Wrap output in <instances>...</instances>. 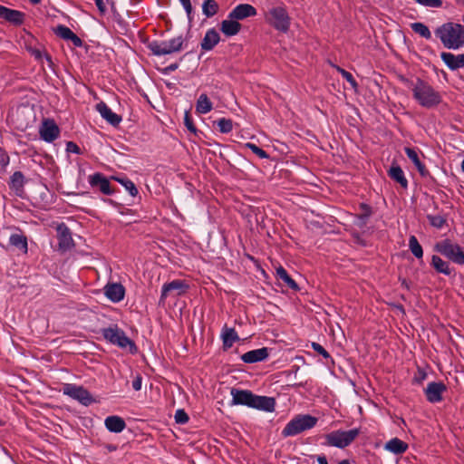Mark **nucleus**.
Returning a JSON list of instances; mask_svg holds the SVG:
<instances>
[{"label": "nucleus", "mask_w": 464, "mask_h": 464, "mask_svg": "<svg viewBox=\"0 0 464 464\" xmlns=\"http://www.w3.org/2000/svg\"><path fill=\"white\" fill-rule=\"evenodd\" d=\"M411 90L415 102L425 109H433L442 102L441 94L420 78L411 82Z\"/></svg>", "instance_id": "1"}, {"label": "nucleus", "mask_w": 464, "mask_h": 464, "mask_svg": "<svg viewBox=\"0 0 464 464\" xmlns=\"http://www.w3.org/2000/svg\"><path fill=\"white\" fill-rule=\"evenodd\" d=\"M434 33L445 48L457 50L464 46V27L459 24L445 23Z\"/></svg>", "instance_id": "2"}, {"label": "nucleus", "mask_w": 464, "mask_h": 464, "mask_svg": "<svg viewBox=\"0 0 464 464\" xmlns=\"http://www.w3.org/2000/svg\"><path fill=\"white\" fill-rule=\"evenodd\" d=\"M264 18L266 23L279 32L286 33L290 28L291 19L284 5H266L264 8Z\"/></svg>", "instance_id": "3"}, {"label": "nucleus", "mask_w": 464, "mask_h": 464, "mask_svg": "<svg viewBox=\"0 0 464 464\" xmlns=\"http://www.w3.org/2000/svg\"><path fill=\"white\" fill-rule=\"evenodd\" d=\"M318 419L310 414H298L294 417L283 429V438L294 437L305 430L313 429L317 424Z\"/></svg>", "instance_id": "4"}, {"label": "nucleus", "mask_w": 464, "mask_h": 464, "mask_svg": "<svg viewBox=\"0 0 464 464\" xmlns=\"http://www.w3.org/2000/svg\"><path fill=\"white\" fill-rule=\"evenodd\" d=\"M360 432L361 430L359 428H354L349 430H333L324 435V441L322 443V445L326 447L344 449L354 441V440L359 436Z\"/></svg>", "instance_id": "5"}, {"label": "nucleus", "mask_w": 464, "mask_h": 464, "mask_svg": "<svg viewBox=\"0 0 464 464\" xmlns=\"http://www.w3.org/2000/svg\"><path fill=\"white\" fill-rule=\"evenodd\" d=\"M101 333L103 338L113 345H117L121 349L128 348L130 353L135 354L138 347L134 341L129 338L125 332L117 325L102 328Z\"/></svg>", "instance_id": "6"}, {"label": "nucleus", "mask_w": 464, "mask_h": 464, "mask_svg": "<svg viewBox=\"0 0 464 464\" xmlns=\"http://www.w3.org/2000/svg\"><path fill=\"white\" fill-rule=\"evenodd\" d=\"M434 250L454 264L464 266V248L446 238L434 245Z\"/></svg>", "instance_id": "7"}, {"label": "nucleus", "mask_w": 464, "mask_h": 464, "mask_svg": "<svg viewBox=\"0 0 464 464\" xmlns=\"http://www.w3.org/2000/svg\"><path fill=\"white\" fill-rule=\"evenodd\" d=\"M183 37L181 35L164 41H152L148 48L154 55L161 56L179 52L183 45Z\"/></svg>", "instance_id": "8"}, {"label": "nucleus", "mask_w": 464, "mask_h": 464, "mask_svg": "<svg viewBox=\"0 0 464 464\" xmlns=\"http://www.w3.org/2000/svg\"><path fill=\"white\" fill-rule=\"evenodd\" d=\"M63 393L79 401L83 406H89L96 401L87 389L72 383H65L63 387Z\"/></svg>", "instance_id": "9"}, {"label": "nucleus", "mask_w": 464, "mask_h": 464, "mask_svg": "<svg viewBox=\"0 0 464 464\" xmlns=\"http://www.w3.org/2000/svg\"><path fill=\"white\" fill-rule=\"evenodd\" d=\"M56 237L58 239L57 250L61 253H66L72 250L75 244L72 237L70 228L64 223L57 224Z\"/></svg>", "instance_id": "10"}, {"label": "nucleus", "mask_w": 464, "mask_h": 464, "mask_svg": "<svg viewBox=\"0 0 464 464\" xmlns=\"http://www.w3.org/2000/svg\"><path fill=\"white\" fill-rule=\"evenodd\" d=\"M189 288L188 284L185 280L175 279L171 282L165 283L161 288L160 304H164L167 297L174 294L175 295H184Z\"/></svg>", "instance_id": "11"}, {"label": "nucleus", "mask_w": 464, "mask_h": 464, "mask_svg": "<svg viewBox=\"0 0 464 464\" xmlns=\"http://www.w3.org/2000/svg\"><path fill=\"white\" fill-rule=\"evenodd\" d=\"M447 391V386L442 382H429L424 389L426 400L430 403H438L443 400V392Z\"/></svg>", "instance_id": "12"}, {"label": "nucleus", "mask_w": 464, "mask_h": 464, "mask_svg": "<svg viewBox=\"0 0 464 464\" xmlns=\"http://www.w3.org/2000/svg\"><path fill=\"white\" fill-rule=\"evenodd\" d=\"M39 134L42 140L46 142H53L60 135V129L53 120H44L40 129Z\"/></svg>", "instance_id": "13"}, {"label": "nucleus", "mask_w": 464, "mask_h": 464, "mask_svg": "<svg viewBox=\"0 0 464 464\" xmlns=\"http://www.w3.org/2000/svg\"><path fill=\"white\" fill-rule=\"evenodd\" d=\"M230 393L232 396L233 405H243L249 408L251 407L255 394L251 391L232 388Z\"/></svg>", "instance_id": "14"}, {"label": "nucleus", "mask_w": 464, "mask_h": 464, "mask_svg": "<svg viewBox=\"0 0 464 464\" xmlns=\"http://www.w3.org/2000/svg\"><path fill=\"white\" fill-rule=\"evenodd\" d=\"M276 402L274 397L254 394V398L250 408L264 411L266 412H273L276 410Z\"/></svg>", "instance_id": "15"}, {"label": "nucleus", "mask_w": 464, "mask_h": 464, "mask_svg": "<svg viewBox=\"0 0 464 464\" xmlns=\"http://www.w3.org/2000/svg\"><path fill=\"white\" fill-rule=\"evenodd\" d=\"M270 349L267 347H262L248 351L241 355V360L245 363H256L266 361L269 356Z\"/></svg>", "instance_id": "16"}, {"label": "nucleus", "mask_w": 464, "mask_h": 464, "mask_svg": "<svg viewBox=\"0 0 464 464\" xmlns=\"http://www.w3.org/2000/svg\"><path fill=\"white\" fill-rule=\"evenodd\" d=\"M430 266L434 270L447 276H455V269L448 261L443 260L440 256L433 255L430 259Z\"/></svg>", "instance_id": "17"}, {"label": "nucleus", "mask_w": 464, "mask_h": 464, "mask_svg": "<svg viewBox=\"0 0 464 464\" xmlns=\"http://www.w3.org/2000/svg\"><path fill=\"white\" fill-rule=\"evenodd\" d=\"M256 14V8L248 4H240L237 5L228 14V18L236 20H243L245 18L255 16Z\"/></svg>", "instance_id": "18"}, {"label": "nucleus", "mask_w": 464, "mask_h": 464, "mask_svg": "<svg viewBox=\"0 0 464 464\" xmlns=\"http://www.w3.org/2000/svg\"><path fill=\"white\" fill-rule=\"evenodd\" d=\"M96 110L101 116L112 126H117L121 121V117L113 112L111 108L104 102H100L96 104Z\"/></svg>", "instance_id": "19"}, {"label": "nucleus", "mask_w": 464, "mask_h": 464, "mask_svg": "<svg viewBox=\"0 0 464 464\" xmlns=\"http://www.w3.org/2000/svg\"><path fill=\"white\" fill-rule=\"evenodd\" d=\"M0 18L14 25H20L24 23V14L18 10L9 9L4 5H0Z\"/></svg>", "instance_id": "20"}, {"label": "nucleus", "mask_w": 464, "mask_h": 464, "mask_svg": "<svg viewBox=\"0 0 464 464\" xmlns=\"http://www.w3.org/2000/svg\"><path fill=\"white\" fill-rule=\"evenodd\" d=\"M106 297L113 303H119L123 300L125 295V288L121 284H108L105 286Z\"/></svg>", "instance_id": "21"}, {"label": "nucleus", "mask_w": 464, "mask_h": 464, "mask_svg": "<svg viewBox=\"0 0 464 464\" xmlns=\"http://www.w3.org/2000/svg\"><path fill=\"white\" fill-rule=\"evenodd\" d=\"M440 58L451 71L464 67V53L455 55L451 53L442 52Z\"/></svg>", "instance_id": "22"}, {"label": "nucleus", "mask_w": 464, "mask_h": 464, "mask_svg": "<svg viewBox=\"0 0 464 464\" xmlns=\"http://www.w3.org/2000/svg\"><path fill=\"white\" fill-rule=\"evenodd\" d=\"M104 425L110 432L113 433H120L126 428L123 418L117 415L108 416L104 420Z\"/></svg>", "instance_id": "23"}, {"label": "nucleus", "mask_w": 464, "mask_h": 464, "mask_svg": "<svg viewBox=\"0 0 464 464\" xmlns=\"http://www.w3.org/2000/svg\"><path fill=\"white\" fill-rule=\"evenodd\" d=\"M90 183L92 187H97L103 194L111 195L113 192L109 180L101 173L92 175Z\"/></svg>", "instance_id": "24"}, {"label": "nucleus", "mask_w": 464, "mask_h": 464, "mask_svg": "<svg viewBox=\"0 0 464 464\" xmlns=\"http://www.w3.org/2000/svg\"><path fill=\"white\" fill-rule=\"evenodd\" d=\"M242 207L238 209V212L247 219L249 223L255 221L256 223H259L263 221V216L260 215V208L258 207H254L252 205H242Z\"/></svg>", "instance_id": "25"}, {"label": "nucleus", "mask_w": 464, "mask_h": 464, "mask_svg": "<svg viewBox=\"0 0 464 464\" xmlns=\"http://www.w3.org/2000/svg\"><path fill=\"white\" fill-rule=\"evenodd\" d=\"M221 339L223 342V350L227 351L233 346L234 343L239 341V336L235 328H229L225 325L222 329Z\"/></svg>", "instance_id": "26"}, {"label": "nucleus", "mask_w": 464, "mask_h": 464, "mask_svg": "<svg viewBox=\"0 0 464 464\" xmlns=\"http://www.w3.org/2000/svg\"><path fill=\"white\" fill-rule=\"evenodd\" d=\"M219 40V34L214 28L209 29L207 31L201 41V49L204 51H210L218 44Z\"/></svg>", "instance_id": "27"}, {"label": "nucleus", "mask_w": 464, "mask_h": 464, "mask_svg": "<svg viewBox=\"0 0 464 464\" xmlns=\"http://www.w3.org/2000/svg\"><path fill=\"white\" fill-rule=\"evenodd\" d=\"M408 448V444L399 438H392L384 444V450L395 455H401L404 453Z\"/></svg>", "instance_id": "28"}, {"label": "nucleus", "mask_w": 464, "mask_h": 464, "mask_svg": "<svg viewBox=\"0 0 464 464\" xmlns=\"http://www.w3.org/2000/svg\"><path fill=\"white\" fill-rule=\"evenodd\" d=\"M404 151L408 158L411 160V162L414 164L420 174L423 177L428 175V170L425 167V165L420 161L418 151L415 149L406 147L404 149Z\"/></svg>", "instance_id": "29"}, {"label": "nucleus", "mask_w": 464, "mask_h": 464, "mask_svg": "<svg viewBox=\"0 0 464 464\" xmlns=\"http://www.w3.org/2000/svg\"><path fill=\"white\" fill-rule=\"evenodd\" d=\"M361 210L359 213L354 215V225L359 227H363L366 226L369 218L372 214V210L371 208V205H360Z\"/></svg>", "instance_id": "30"}, {"label": "nucleus", "mask_w": 464, "mask_h": 464, "mask_svg": "<svg viewBox=\"0 0 464 464\" xmlns=\"http://www.w3.org/2000/svg\"><path fill=\"white\" fill-rule=\"evenodd\" d=\"M276 278L283 281L288 288L295 292L300 290L297 283L289 276L287 271L283 266H280L278 268H276Z\"/></svg>", "instance_id": "31"}, {"label": "nucleus", "mask_w": 464, "mask_h": 464, "mask_svg": "<svg viewBox=\"0 0 464 464\" xmlns=\"http://www.w3.org/2000/svg\"><path fill=\"white\" fill-rule=\"evenodd\" d=\"M9 243L11 246L16 247L24 254L28 252L27 237L22 233L12 234L9 237Z\"/></svg>", "instance_id": "32"}, {"label": "nucleus", "mask_w": 464, "mask_h": 464, "mask_svg": "<svg viewBox=\"0 0 464 464\" xmlns=\"http://www.w3.org/2000/svg\"><path fill=\"white\" fill-rule=\"evenodd\" d=\"M241 29V24L236 19L222 21L220 30L227 36L236 35Z\"/></svg>", "instance_id": "33"}, {"label": "nucleus", "mask_w": 464, "mask_h": 464, "mask_svg": "<svg viewBox=\"0 0 464 464\" xmlns=\"http://www.w3.org/2000/svg\"><path fill=\"white\" fill-rule=\"evenodd\" d=\"M213 108L212 102L206 93H202L198 98L196 103V111L199 114H207Z\"/></svg>", "instance_id": "34"}, {"label": "nucleus", "mask_w": 464, "mask_h": 464, "mask_svg": "<svg viewBox=\"0 0 464 464\" xmlns=\"http://www.w3.org/2000/svg\"><path fill=\"white\" fill-rule=\"evenodd\" d=\"M24 184V177L21 171H15L10 178V188L15 191L17 195H20L23 191Z\"/></svg>", "instance_id": "35"}, {"label": "nucleus", "mask_w": 464, "mask_h": 464, "mask_svg": "<svg viewBox=\"0 0 464 464\" xmlns=\"http://www.w3.org/2000/svg\"><path fill=\"white\" fill-rule=\"evenodd\" d=\"M390 177L398 182L402 188H406L408 181L404 176L403 170L399 166H393L389 170Z\"/></svg>", "instance_id": "36"}, {"label": "nucleus", "mask_w": 464, "mask_h": 464, "mask_svg": "<svg viewBox=\"0 0 464 464\" xmlns=\"http://www.w3.org/2000/svg\"><path fill=\"white\" fill-rule=\"evenodd\" d=\"M218 9V4L215 0H206L202 5V13L207 17L214 16Z\"/></svg>", "instance_id": "37"}, {"label": "nucleus", "mask_w": 464, "mask_h": 464, "mask_svg": "<svg viewBox=\"0 0 464 464\" xmlns=\"http://www.w3.org/2000/svg\"><path fill=\"white\" fill-rule=\"evenodd\" d=\"M411 30L415 33L420 34L421 37L430 40L431 38V33L427 25H425L423 23L416 22L412 23L411 24Z\"/></svg>", "instance_id": "38"}, {"label": "nucleus", "mask_w": 464, "mask_h": 464, "mask_svg": "<svg viewBox=\"0 0 464 464\" xmlns=\"http://www.w3.org/2000/svg\"><path fill=\"white\" fill-rule=\"evenodd\" d=\"M409 248L412 255L420 259L423 256V249L420 244L419 243L417 237L415 236H411L409 238Z\"/></svg>", "instance_id": "39"}, {"label": "nucleus", "mask_w": 464, "mask_h": 464, "mask_svg": "<svg viewBox=\"0 0 464 464\" xmlns=\"http://www.w3.org/2000/svg\"><path fill=\"white\" fill-rule=\"evenodd\" d=\"M113 179L121 184L132 197H135L138 194V188H136L135 184L128 178L113 177Z\"/></svg>", "instance_id": "40"}, {"label": "nucleus", "mask_w": 464, "mask_h": 464, "mask_svg": "<svg viewBox=\"0 0 464 464\" xmlns=\"http://www.w3.org/2000/svg\"><path fill=\"white\" fill-rule=\"evenodd\" d=\"M427 218H428L430 226H432L436 228H441L446 223L447 216L440 215V214H437V215L428 214Z\"/></svg>", "instance_id": "41"}, {"label": "nucleus", "mask_w": 464, "mask_h": 464, "mask_svg": "<svg viewBox=\"0 0 464 464\" xmlns=\"http://www.w3.org/2000/svg\"><path fill=\"white\" fill-rule=\"evenodd\" d=\"M53 32L56 35L61 37L63 40L68 41L71 37H72L73 32L67 26L59 24L54 29Z\"/></svg>", "instance_id": "42"}, {"label": "nucleus", "mask_w": 464, "mask_h": 464, "mask_svg": "<svg viewBox=\"0 0 464 464\" xmlns=\"http://www.w3.org/2000/svg\"><path fill=\"white\" fill-rule=\"evenodd\" d=\"M215 123H217L219 131L222 133H228L233 129V122L230 119L221 118L215 121Z\"/></svg>", "instance_id": "43"}, {"label": "nucleus", "mask_w": 464, "mask_h": 464, "mask_svg": "<svg viewBox=\"0 0 464 464\" xmlns=\"http://www.w3.org/2000/svg\"><path fill=\"white\" fill-rule=\"evenodd\" d=\"M29 52L37 61H42L43 58H45L49 64H52L53 62L51 56L48 53L35 48H30Z\"/></svg>", "instance_id": "44"}, {"label": "nucleus", "mask_w": 464, "mask_h": 464, "mask_svg": "<svg viewBox=\"0 0 464 464\" xmlns=\"http://www.w3.org/2000/svg\"><path fill=\"white\" fill-rule=\"evenodd\" d=\"M174 418L178 424H186L189 420L188 413L183 409L177 410Z\"/></svg>", "instance_id": "45"}, {"label": "nucleus", "mask_w": 464, "mask_h": 464, "mask_svg": "<svg viewBox=\"0 0 464 464\" xmlns=\"http://www.w3.org/2000/svg\"><path fill=\"white\" fill-rule=\"evenodd\" d=\"M245 146L246 148L250 149L252 150V152L255 153L256 155H257L260 159H267L268 158V154L264 150H262L261 148L256 146V144L248 142Z\"/></svg>", "instance_id": "46"}, {"label": "nucleus", "mask_w": 464, "mask_h": 464, "mask_svg": "<svg viewBox=\"0 0 464 464\" xmlns=\"http://www.w3.org/2000/svg\"><path fill=\"white\" fill-rule=\"evenodd\" d=\"M337 71L341 73V75L352 85L353 89H356L358 84L354 80L353 76L347 71L343 68L337 67Z\"/></svg>", "instance_id": "47"}, {"label": "nucleus", "mask_w": 464, "mask_h": 464, "mask_svg": "<svg viewBox=\"0 0 464 464\" xmlns=\"http://www.w3.org/2000/svg\"><path fill=\"white\" fill-rule=\"evenodd\" d=\"M417 4L426 6V7H433V8H439L442 5L441 0H413Z\"/></svg>", "instance_id": "48"}, {"label": "nucleus", "mask_w": 464, "mask_h": 464, "mask_svg": "<svg viewBox=\"0 0 464 464\" xmlns=\"http://www.w3.org/2000/svg\"><path fill=\"white\" fill-rule=\"evenodd\" d=\"M311 347L314 352L322 355L324 359H330V353L318 343L313 342Z\"/></svg>", "instance_id": "49"}, {"label": "nucleus", "mask_w": 464, "mask_h": 464, "mask_svg": "<svg viewBox=\"0 0 464 464\" xmlns=\"http://www.w3.org/2000/svg\"><path fill=\"white\" fill-rule=\"evenodd\" d=\"M184 124H185V126L187 127V129L190 132H192V133H196L197 132V128L194 125L192 118H191V116H190L188 111L185 112V115H184Z\"/></svg>", "instance_id": "50"}, {"label": "nucleus", "mask_w": 464, "mask_h": 464, "mask_svg": "<svg viewBox=\"0 0 464 464\" xmlns=\"http://www.w3.org/2000/svg\"><path fill=\"white\" fill-rule=\"evenodd\" d=\"M142 384V377L140 374H137L132 381V388L134 391H140Z\"/></svg>", "instance_id": "51"}, {"label": "nucleus", "mask_w": 464, "mask_h": 464, "mask_svg": "<svg viewBox=\"0 0 464 464\" xmlns=\"http://www.w3.org/2000/svg\"><path fill=\"white\" fill-rule=\"evenodd\" d=\"M66 150L68 152H72V153H75V154H80V148L77 144H75L74 142L72 141H69L67 142L66 144Z\"/></svg>", "instance_id": "52"}, {"label": "nucleus", "mask_w": 464, "mask_h": 464, "mask_svg": "<svg viewBox=\"0 0 464 464\" xmlns=\"http://www.w3.org/2000/svg\"><path fill=\"white\" fill-rule=\"evenodd\" d=\"M427 377V373L425 372L424 370L419 368L418 369V373L417 375L414 377V382L416 383H421Z\"/></svg>", "instance_id": "53"}, {"label": "nucleus", "mask_w": 464, "mask_h": 464, "mask_svg": "<svg viewBox=\"0 0 464 464\" xmlns=\"http://www.w3.org/2000/svg\"><path fill=\"white\" fill-rule=\"evenodd\" d=\"M9 163V156L3 150H0V165L2 167L7 166Z\"/></svg>", "instance_id": "54"}, {"label": "nucleus", "mask_w": 464, "mask_h": 464, "mask_svg": "<svg viewBox=\"0 0 464 464\" xmlns=\"http://www.w3.org/2000/svg\"><path fill=\"white\" fill-rule=\"evenodd\" d=\"M179 1L182 4L188 16H190L191 13H192V5L190 3V0H179Z\"/></svg>", "instance_id": "55"}, {"label": "nucleus", "mask_w": 464, "mask_h": 464, "mask_svg": "<svg viewBox=\"0 0 464 464\" xmlns=\"http://www.w3.org/2000/svg\"><path fill=\"white\" fill-rule=\"evenodd\" d=\"M68 41H71L75 47L82 46V39L79 36H77L74 33L72 34V37H71Z\"/></svg>", "instance_id": "56"}, {"label": "nucleus", "mask_w": 464, "mask_h": 464, "mask_svg": "<svg viewBox=\"0 0 464 464\" xmlns=\"http://www.w3.org/2000/svg\"><path fill=\"white\" fill-rule=\"evenodd\" d=\"M95 4H96V6L98 7L100 13L102 14H105V12H106V5L103 3V1L102 0H95Z\"/></svg>", "instance_id": "57"}, {"label": "nucleus", "mask_w": 464, "mask_h": 464, "mask_svg": "<svg viewBox=\"0 0 464 464\" xmlns=\"http://www.w3.org/2000/svg\"><path fill=\"white\" fill-rule=\"evenodd\" d=\"M353 237L355 243H357V244H359L361 246H366L365 240L362 239L358 233H353Z\"/></svg>", "instance_id": "58"}, {"label": "nucleus", "mask_w": 464, "mask_h": 464, "mask_svg": "<svg viewBox=\"0 0 464 464\" xmlns=\"http://www.w3.org/2000/svg\"><path fill=\"white\" fill-rule=\"evenodd\" d=\"M399 281L401 282V287L405 288L406 290L411 289V282H409L407 279L399 277Z\"/></svg>", "instance_id": "59"}, {"label": "nucleus", "mask_w": 464, "mask_h": 464, "mask_svg": "<svg viewBox=\"0 0 464 464\" xmlns=\"http://www.w3.org/2000/svg\"><path fill=\"white\" fill-rule=\"evenodd\" d=\"M316 459L318 464H328L325 455H318Z\"/></svg>", "instance_id": "60"}, {"label": "nucleus", "mask_w": 464, "mask_h": 464, "mask_svg": "<svg viewBox=\"0 0 464 464\" xmlns=\"http://www.w3.org/2000/svg\"><path fill=\"white\" fill-rule=\"evenodd\" d=\"M305 385H306V382H301L288 384L287 387L299 388V387H304Z\"/></svg>", "instance_id": "61"}, {"label": "nucleus", "mask_w": 464, "mask_h": 464, "mask_svg": "<svg viewBox=\"0 0 464 464\" xmlns=\"http://www.w3.org/2000/svg\"><path fill=\"white\" fill-rule=\"evenodd\" d=\"M114 206L118 208V211L121 214H122V215L126 214L127 209L125 208V205L119 204V205H114Z\"/></svg>", "instance_id": "62"}, {"label": "nucleus", "mask_w": 464, "mask_h": 464, "mask_svg": "<svg viewBox=\"0 0 464 464\" xmlns=\"http://www.w3.org/2000/svg\"><path fill=\"white\" fill-rule=\"evenodd\" d=\"M105 449L110 451V452H112V451H115L117 450L118 447L114 444H107L105 445Z\"/></svg>", "instance_id": "63"}, {"label": "nucleus", "mask_w": 464, "mask_h": 464, "mask_svg": "<svg viewBox=\"0 0 464 464\" xmlns=\"http://www.w3.org/2000/svg\"><path fill=\"white\" fill-rule=\"evenodd\" d=\"M338 464H352L349 459H343L338 462Z\"/></svg>", "instance_id": "64"}]
</instances>
